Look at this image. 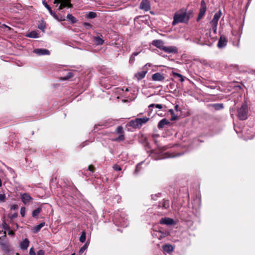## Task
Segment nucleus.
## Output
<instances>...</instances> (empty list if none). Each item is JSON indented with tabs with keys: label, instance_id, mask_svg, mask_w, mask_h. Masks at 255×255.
<instances>
[{
	"label": "nucleus",
	"instance_id": "63",
	"mask_svg": "<svg viewBox=\"0 0 255 255\" xmlns=\"http://www.w3.org/2000/svg\"><path fill=\"white\" fill-rule=\"evenodd\" d=\"M58 0H54V3H56Z\"/></svg>",
	"mask_w": 255,
	"mask_h": 255
},
{
	"label": "nucleus",
	"instance_id": "39",
	"mask_svg": "<svg viewBox=\"0 0 255 255\" xmlns=\"http://www.w3.org/2000/svg\"><path fill=\"white\" fill-rule=\"evenodd\" d=\"M113 168L116 171H120L121 170V167L118 165H115L114 166H113Z\"/></svg>",
	"mask_w": 255,
	"mask_h": 255
},
{
	"label": "nucleus",
	"instance_id": "9",
	"mask_svg": "<svg viewBox=\"0 0 255 255\" xmlns=\"http://www.w3.org/2000/svg\"><path fill=\"white\" fill-rule=\"evenodd\" d=\"M228 40L225 36L222 35L220 36V39L218 42V47L219 48H223L227 45Z\"/></svg>",
	"mask_w": 255,
	"mask_h": 255
},
{
	"label": "nucleus",
	"instance_id": "47",
	"mask_svg": "<svg viewBox=\"0 0 255 255\" xmlns=\"http://www.w3.org/2000/svg\"><path fill=\"white\" fill-rule=\"evenodd\" d=\"M155 107L158 108L159 109H161L163 107L162 105L161 104H155Z\"/></svg>",
	"mask_w": 255,
	"mask_h": 255
},
{
	"label": "nucleus",
	"instance_id": "59",
	"mask_svg": "<svg viewBox=\"0 0 255 255\" xmlns=\"http://www.w3.org/2000/svg\"><path fill=\"white\" fill-rule=\"evenodd\" d=\"M4 233L5 235L3 236H2V237H0V240H1L2 239V238H5L6 237V236H5L6 233L4 232Z\"/></svg>",
	"mask_w": 255,
	"mask_h": 255
},
{
	"label": "nucleus",
	"instance_id": "50",
	"mask_svg": "<svg viewBox=\"0 0 255 255\" xmlns=\"http://www.w3.org/2000/svg\"><path fill=\"white\" fill-rule=\"evenodd\" d=\"M65 19V17L64 16H62L60 17V18L58 17V19L57 20L59 21H64Z\"/></svg>",
	"mask_w": 255,
	"mask_h": 255
},
{
	"label": "nucleus",
	"instance_id": "5",
	"mask_svg": "<svg viewBox=\"0 0 255 255\" xmlns=\"http://www.w3.org/2000/svg\"><path fill=\"white\" fill-rule=\"evenodd\" d=\"M60 3L58 10H60L62 9L65 7H72V5L71 3L70 0H58L57 2L55 4Z\"/></svg>",
	"mask_w": 255,
	"mask_h": 255
},
{
	"label": "nucleus",
	"instance_id": "44",
	"mask_svg": "<svg viewBox=\"0 0 255 255\" xmlns=\"http://www.w3.org/2000/svg\"><path fill=\"white\" fill-rule=\"evenodd\" d=\"M139 164H138L136 165L135 171H134V174H137L138 172L139 171Z\"/></svg>",
	"mask_w": 255,
	"mask_h": 255
},
{
	"label": "nucleus",
	"instance_id": "23",
	"mask_svg": "<svg viewBox=\"0 0 255 255\" xmlns=\"http://www.w3.org/2000/svg\"><path fill=\"white\" fill-rule=\"evenodd\" d=\"M1 247V249L5 252H8L9 251V248L8 245L5 243L1 242L0 243Z\"/></svg>",
	"mask_w": 255,
	"mask_h": 255
},
{
	"label": "nucleus",
	"instance_id": "42",
	"mask_svg": "<svg viewBox=\"0 0 255 255\" xmlns=\"http://www.w3.org/2000/svg\"><path fill=\"white\" fill-rule=\"evenodd\" d=\"M45 253L43 250H39L37 253V255H44Z\"/></svg>",
	"mask_w": 255,
	"mask_h": 255
},
{
	"label": "nucleus",
	"instance_id": "4",
	"mask_svg": "<svg viewBox=\"0 0 255 255\" xmlns=\"http://www.w3.org/2000/svg\"><path fill=\"white\" fill-rule=\"evenodd\" d=\"M206 10L207 6L205 1L204 0H202L200 3L199 12L198 15V17L197 18V21H199L201 19H202L203 17L206 13Z\"/></svg>",
	"mask_w": 255,
	"mask_h": 255
},
{
	"label": "nucleus",
	"instance_id": "12",
	"mask_svg": "<svg viewBox=\"0 0 255 255\" xmlns=\"http://www.w3.org/2000/svg\"><path fill=\"white\" fill-rule=\"evenodd\" d=\"M127 125L134 128H141L137 118L135 119V120H131L128 123Z\"/></svg>",
	"mask_w": 255,
	"mask_h": 255
},
{
	"label": "nucleus",
	"instance_id": "56",
	"mask_svg": "<svg viewBox=\"0 0 255 255\" xmlns=\"http://www.w3.org/2000/svg\"><path fill=\"white\" fill-rule=\"evenodd\" d=\"M154 107H155V104H151L149 105L148 108H150Z\"/></svg>",
	"mask_w": 255,
	"mask_h": 255
},
{
	"label": "nucleus",
	"instance_id": "64",
	"mask_svg": "<svg viewBox=\"0 0 255 255\" xmlns=\"http://www.w3.org/2000/svg\"><path fill=\"white\" fill-rule=\"evenodd\" d=\"M126 91H128V88H127V89H126Z\"/></svg>",
	"mask_w": 255,
	"mask_h": 255
},
{
	"label": "nucleus",
	"instance_id": "62",
	"mask_svg": "<svg viewBox=\"0 0 255 255\" xmlns=\"http://www.w3.org/2000/svg\"><path fill=\"white\" fill-rule=\"evenodd\" d=\"M1 185H2V182H1V179H0V187H1Z\"/></svg>",
	"mask_w": 255,
	"mask_h": 255
},
{
	"label": "nucleus",
	"instance_id": "38",
	"mask_svg": "<svg viewBox=\"0 0 255 255\" xmlns=\"http://www.w3.org/2000/svg\"><path fill=\"white\" fill-rule=\"evenodd\" d=\"M5 200V196L4 194H0V201L4 202Z\"/></svg>",
	"mask_w": 255,
	"mask_h": 255
},
{
	"label": "nucleus",
	"instance_id": "41",
	"mask_svg": "<svg viewBox=\"0 0 255 255\" xmlns=\"http://www.w3.org/2000/svg\"><path fill=\"white\" fill-rule=\"evenodd\" d=\"M29 255H35L33 248H31L29 250Z\"/></svg>",
	"mask_w": 255,
	"mask_h": 255
},
{
	"label": "nucleus",
	"instance_id": "30",
	"mask_svg": "<svg viewBox=\"0 0 255 255\" xmlns=\"http://www.w3.org/2000/svg\"><path fill=\"white\" fill-rule=\"evenodd\" d=\"M115 132L117 133V134H124V130H123V128L122 127V126H119L115 130Z\"/></svg>",
	"mask_w": 255,
	"mask_h": 255
},
{
	"label": "nucleus",
	"instance_id": "19",
	"mask_svg": "<svg viewBox=\"0 0 255 255\" xmlns=\"http://www.w3.org/2000/svg\"><path fill=\"white\" fill-rule=\"evenodd\" d=\"M45 225V222H42L39 225L35 226L33 229V231L34 233H38L40 229Z\"/></svg>",
	"mask_w": 255,
	"mask_h": 255
},
{
	"label": "nucleus",
	"instance_id": "49",
	"mask_svg": "<svg viewBox=\"0 0 255 255\" xmlns=\"http://www.w3.org/2000/svg\"><path fill=\"white\" fill-rule=\"evenodd\" d=\"M83 25L86 27H91V25L89 23L84 22Z\"/></svg>",
	"mask_w": 255,
	"mask_h": 255
},
{
	"label": "nucleus",
	"instance_id": "53",
	"mask_svg": "<svg viewBox=\"0 0 255 255\" xmlns=\"http://www.w3.org/2000/svg\"><path fill=\"white\" fill-rule=\"evenodd\" d=\"M139 53H140L139 52H134L132 53V54L131 55H133V56L135 57V56L138 55Z\"/></svg>",
	"mask_w": 255,
	"mask_h": 255
},
{
	"label": "nucleus",
	"instance_id": "3",
	"mask_svg": "<svg viewBox=\"0 0 255 255\" xmlns=\"http://www.w3.org/2000/svg\"><path fill=\"white\" fill-rule=\"evenodd\" d=\"M248 113L249 108L248 105L245 103L238 109L237 117L240 120H245L248 118Z\"/></svg>",
	"mask_w": 255,
	"mask_h": 255
},
{
	"label": "nucleus",
	"instance_id": "27",
	"mask_svg": "<svg viewBox=\"0 0 255 255\" xmlns=\"http://www.w3.org/2000/svg\"><path fill=\"white\" fill-rule=\"evenodd\" d=\"M156 236L158 237L159 239L165 238L168 235V233L167 232H163L162 231L156 232Z\"/></svg>",
	"mask_w": 255,
	"mask_h": 255
},
{
	"label": "nucleus",
	"instance_id": "17",
	"mask_svg": "<svg viewBox=\"0 0 255 255\" xmlns=\"http://www.w3.org/2000/svg\"><path fill=\"white\" fill-rule=\"evenodd\" d=\"M152 79L154 81H162L164 79V77L160 73H155L152 76Z\"/></svg>",
	"mask_w": 255,
	"mask_h": 255
},
{
	"label": "nucleus",
	"instance_id": "58",
	"mask_svg": "<svg viewBox=\"0 0 255 255\" xmlns=\"http://www.w3.org/2000/svg\"><path fill=\"white\" fill-rule=\"evenodd\" d=\"M4 229L9 230H10V228L8 226H6V227H4Z\"/></svg>",
	"mask_w": 255,
	"mask_h": 255
},
{
	"label": "nucleus",
	"instance_id": "16",
	"mask_svg": "<svg viewBox=\"0 0 255 255\" xmlns=\"http://www.w3.org/2000/svg\"><path fill=\"white\" fill-rule=\"evenodd\" d=\"M170 123L166 119H162L158 124V128L162 129L170 125Z\"/></svg>",
	"mask_w": 255,
	"mask_h": 255
},
{
	"label": "nucleus",
	"instance_id": "21",
	"mask_svg": "<svg viewBox=\"0 0 255 255\" xmlns=\"http://www.w3.org/2000/svg\"><path fill=\"white\" fill-rule=\"evenodd\" d=\"M41 208H38L36 209L33 210L32 213V216L33 218H37L40 213L41 212Z\"/></svg>",
	"mask_w": 255,
	"mask_h": 255
},
{
	"label": "nucleus",
	"instance_id": "35",
	"mask_svg": "<svg viewBox=\"0 0 255 255\" xmlns=\"http://www.w3.org/2000/svg\"><path fill=\"white\" fill-rule=\"evenodd\" d=\"M87 248V246L86 244H85L82 248H80V249L79 250V253L82 254Z\"/></svg>",
	"mask_w": 255,
	"mask_h": 255
},
{
	"label": "nucleus",
	"instance_id": "48",
	"mask_svg": "<svg viewBox=\"0 0 255 255\" xmlns=\"http://www.w3.org/2000/svg\"><path fill=\"white\" fill-rule=\"evenodd\" d=\"M17 216H18V214L17 213H15L11 215L10 218L12 219H14V218H16L17 217Z\"/></svg>",
	"mask_w": 255,
	"mask_h": 255
},
{
	"label": "nucleus",
	"instance_id": "51",
	"mask_svg": "<svg viewBox=\"0 0 255 255\" xmlns=\"http://www.w3.org/2000/svg\"><path fill=\"white\" fill-rule=\"evenodd\" d=\"M8 234L10 235H13L14 234V232L11 230H8Z\"/></svg>",
	"mask_w": 255,
	"mask_h": 255
},
{
	"label": "nucleus",
	"instance_id": "25",
	"mask_svg": "<svg viewBox=\"0 0 255 255\" xmlns=\"http://www.w3.org/2000/svg\"><path fill=\"white\" fill-rule=\"evenodd\" d=\"M94 39L95 43L97 45H102L104 43V40L99 36L95 37Z\"/></svg>",
	"mask_w": 255,
	"mask_h": 255
},
{
	"label": "nucleus",
	"instance_id": "45",
	"mask_svg": "<svg viewBox=\"0 0 255 255\" xmlns=\"http://www.w3.org/2000/svg\"><path fill=\"white\" fill-rule=\"evenodd\" d=\"M88 169L91 172H93L94 171V167L93 165H90L88 167Z\"/></svg>",
	"mask_w": 255,
	"mask_h": 255
},
{
	"label": "nucleus",
	"instance_id": "26",
	"mask_svg": "<svg viewBox=\"0 0 255 255\" xmlns=\"http://www.w3.org/2000/svg\"><path fill=\"white\" fill-rule=\"evenodd\" d=\"M67 18L69 21H71L72 23H75L77 21L76 18L71 14H68L67 15Z\"/></svg>",
	"mask_w": 255,
	"mask_h": 255
},
{
	"label": "nucleus",
	"instance_id": "22",
	"mask_svg": "<svg viewBox=\"0 0 255 255\" xmlns=\"http://www.w3.org/2000/svg\"><path fill=\"white\" fill-rule=\"evenodd\" d=\"M137 120L140 127H141L143 124L146 123L149 121V118L147 117H143L142 118H137Z\"/></svg>",
	"mask_w": 255,
	"mask_h": 255
},
{
	"label": "nucleus",
	"instance_id": "15",
	"mask_svg": "<svg viewBox=\"0 0 255 255\" xmlns=\"http://www.w3.org/2000/svg\"><path fill=\"white\" fill-rule=\"evenodd\" d=\"M160 223L162 225H171L174 224V221L171 218H163L161 219Z\"/></svg>",
	"mask_w": 255,
	"mask_h": 255
},
{
	"label": "nucleus",
	"instance_id": "18",
	"mask_svg": "<svg viewBox=\"0 0 255 255\" xmlns=\"http://www.w3.org/2000/svg\"><path fill=\"white\" fill-rule=\"evenodd\" d=\"M29 241L27 239H25L19 243V247L22 250H25L29 246Z\"/></svg>",
	"mask_w": 255,
	"mask_h": 255
},
{
	"label": "nucleus",
	"instance_id": "31",
	"mask_svg": "<svg viewBox=\"0 0 255 255\" xmlns=\"http://www.w3.org/2000/svg\"><path fill=\"white\" fill-rule=\"evenodd\" d=\"M125 135L124 134H120L118 137L114 139L113 140L116 141H122L125 140Z\"/></svg>",
	"mask_w": 255,
	"mask_h": 255
},
{
	"label": "nucleus",
	"instance_id": "36",
	"mask_svg": "<svg viewBox=\"0 0 255 255\" xmlns=\"http://www.w3.org/2000/svg\"><path fill=\"white\" fill-rule=\"evenodd\" d=\"M72 76H73V74L70 72H68L67 75L66 77H63L62 78V80H65L69 79V78H71Z\"/></svg>",
	"mask_w": 255,
	"mask_h": 255
},
{
	"label": "nucleus",
	"instance_id": "2",
	"mask_svg": "<svg viewBox=\"0 0 255 255\" xmlns=\"http://www.w3.org/2000/svg\"><path fill=\"white\" fill-rule=\"evenodd\" d=\"M221 14L222 13L221 10H220L219 11H217L215 13L213 18L210 22V28L208 29V30L210 36H211L212 32H213L214 34H216L217 33V25L219 20L221 17Z\"/></svg>",
	"mask_w": 255,
	"mask_h": 255
},
{
	"label": "nucleus",
	"instance_id": "10",
	"mask_svg": "<svg viewBox=\"0 0 255 255\" xmlns=\"http://www.w3.org/2000/svg\"><path fill=\"white\" fill-rule=\"evenodd\" d=\"M163 51L167 53H176L178 52V49L175 46H165L163 48Z\"/></svg>",
	"mask_w": 255,
	"mask_h": 255
},
{
	"label": "nucleus",
	"instance_id": "55",
	"mask_svg": "<svg viewBox=\"0 0 255 255\" xmlns=\"http://www.w3.org/2000/svg\"><path fill=\"white\" fill-rule=\"evenodd\" d=\"M176 119H177L176 116H172V118H171V121H174V120H176Z\"/></svg>",
	"mask_w": 255,
	"mask_h": 255
},
{
	"label": "nucleus",
	"instance_id": "24",
	"mask_svg": "<svg viewBox=\"0 0 255 255\" xmlns=\"http://www.w3.org/2000/svg\"><path fill=\"white\" fill-rule=\"evenodd\" d=\"M26 36L30 38H35L38 37V34L34 31H32L26 34Z\"/></svg>",
	"mask_w": 255,
	"mask_h": 255
},
{
	"label": "nucleus",
	"instance_id": "1",
	"mask_svg": "<svg viewBox=\"0 0 255 255\" xmlns=\"http://www.w3.org/2000/svg\"><path fill=\"white\" fill-rule=\"evenodd\" d=\"M190 17L186 11L179 10L176 12L173 17L172 25H175L179 23H186L189 20Z\"/></svg>",
	"mask_w": 255,
	"mask_h": 255
},
{
	"label": "nucleus",
	"instance_id": "46",
	"mask_svg": "<svg viewBox=\"0 0 255 255\" xmlns=\"http://www.w3.org/2000/svg\"><path fill=\"white\" fill-rule=\"evenodd\" d=\"M173 75L174 77H177L180 78V77H181L182 75L179 73H178L173 72Z\"/></svg>",
	"mask_w": 255,
	"mask_h": 255
},
{
	"label": "nucleus",
	"instance_id": "33",
	"mask_svg": "<svg viewBox=\"0 0 255 255\" xmlns=\"http://www.w3.org/2000/svg\"><path fill=\"white\" fill-rule=\"evenodd\" d=\"M96 16H97V14L95 12L91 11V12H89L88 17L90 18H94L96 17Z\"/></svg>",
	"mask_w": 255,
	"mask_h": 255
},
{
	"label": "nucleus",
	"instance_id": "11",
	"mask_svg": "<svg viewBox=\"0 0 255 255\" xmlns=\"http://www.w3.org/2000/svg\"><path fill=\"white\" fill-rule=\"evenodd\" d=\"M33 52L38 55H49L50 53L48 50L44 48L35 49Z\"/></svg>",
	"mask_w": 255,
	"mask_h": 255
},
{
	"label": "nucleus",
	"instance_id": "37",
	"mask_svg": "<svg viewBox=\"0 0 255 255\" xmlns=\"http://www.w3.org/2000/svg\"><path fill=\"white\" fill-rule=\"evenodd\" d=\"M18 208V206L17 204H12L10 206V209L12 210H16Z\"/></svg>",
	"mask_w": 255,
	"mask_h": 255
},
{
	"label": "nucleus",
	"instance_id": "14",
	"mask_svg": "<svg viewBox=\"0 0 255 255\" xmlns=\"http://www.w3.org/2000/svg\"><path fill=\"white\" fill-rule=\"evenodd\" d=\"M152 44L153 46L162 50H163L164 47V42L162 40H154L152 41Z\"/></svg>",
	"mask_w": 255,
	"mask_h": 255
},
{
	"label": "nucleus",
	"instance_id": "29",
	"mask_svg": "<svg viewBox=\"0 0 255 255\" xmlns=\"http://www.w3.org/2000/svg\"><path fill=\"white\" fill-rule=\"evenodd\" d=\"M79 241L81 243H84L86 241V232L83 231L82 232L81 235L80 237Z\"/></svg>",
	"mask_w": 255,
	"mask_h": 255
},
{
	"label": "nucleus",
	"instance_id": "32",
	"mask_svg": "<svg viewBox=\"0 0 255 255\" xmlns=\"http://www.w3.org/2000/svg\"><path fill=\"white\" fill-rule=\"evenodd\" d=\"M169 206L170 203L169 200H164L161 206L165 209H167L169 207Z\"/></svg>",
	"mask_w": 255,
	"mask_h": 255
},
{
	"label": "nucleus",
	"instance_id": "52",
	"mask_svg": "<svg viewBox=\"0 0 255 255\" xmlns=\"http://www.w3.org/2000/svg\"><path fill=\"white\" fill-rule=\"evenodd\" d=\"M179 78L180 82H183L184 81V77L182 75H181V77H180Z\"/></svg>",
	"mask_w": 255,
	"mask_h": 255
},
{
	"label": "nucleus",
	"instance_id": "43",
	"mask_svg": "<svg viewBox=\"0 0 255 255\" xmlns=\"http://www.w3.org/2000/svg\"><path fill=\"white\" fill-rule=\"evenodd\" d=\"M38 28L42 31H44V30L45 29V26L42 24H41L38 26Z\"/></svg>",
	"mask_w": 255,
	"mask_h": 255
},
{
	"label": "nucleus",
	"instance_id": "61",
	"mask_svg": "<svg viewBox=\"0 0 255 255\" xmlns=\"http://www.w3.org/2000/svg\"><path fill=\"white\" fill-rule=\"evenodd\" d=\"M178 105L175 106V110H178Z\"/></svg>",
	"mask_w": 255,
	"mask_h": 255
},
{
	"label": "nucleus",
	"instance_id": "13",
	"mask_svg": "<svg viewBox=\"0 0 255 255\" xmlns=\"http://www.w3.org/2000/svg\"><path fill=\"white\" fill-rule=\"evenodd\" d=\"M42 3L44 5V6L47 9V10L49 11L50 14L56 19H58V16L54 12L52 11L51 7L47 3V2L45 1V0H44L42 1Z\"/></svg>",
	"mask_w": 255,
	"mask_h": 255
},
{
	"label": "nucleus",
	"instance_id": "6",
	"mask_svg": "<svg viewBox=\"0 0 255 255\" xmlns=\"http://www.w3.org/2000/svg\"><path fill=\"white\" fill-rule=\"evenodd\" d=\"M21 200L24 205H28L33 200V198L28 193H24L21 195Z\"/></svg>",
	"mask_w": 255,
	"mask_h": 255
},
{
	"label": "nucleus",
	"instance_id": "7",
	"mask_svg": "<svg viewBox=\"0 0 255 255\" xmlns=\"http://www.w3.org/2000/svg\"><path fill=\"white\" fill-rule=\"evenodd\" d=\"M148 69L146 68V66L143 68L142 67V70L139 72H138L136 74H134V77L137 80H140L142 79L145 76L146 74L148 72Z\"/></svg>",
	"mask_w": 255,
	"mask_h": 255
},
{
	"label": "nucleus",
	"instance_id": "60",
	"mask_svg": "<svg viewBox=\"0 0 255 255\" xmlns=\"http://www.w3.org/2000/svg\"><path fill=\"white\" fill-rule=\"evenodd\" d=\"M3 26H4V27H6V28H7L8 29H10V27H8V26H6V25H5V24H3Z\"/></svg>",
	"mask_w": 255,
	"mask_h": 255
},
{
	"label": "nucleus",
	"instance_id": "20",
	"mask_svg": "<svg viewBox=\"0 0 255 255\" xmlns=\"http://www.w3.org/2000/svg\"><path fill=\"white\" fill-rule=\"evenodd\" d=\"M163 250L168 253H169L173 251V248L171 245H165L163 247Z\"/></svg>",
	"mask_w": 255,
	"mask_h": 255
},
{
	"label": "nucleus",
	"instance_id": "8",
	"mask_svg": "<svg viewBox=\"0 0 255 255\" xmlns=\"http://www.w3.org/2000/svg\"><path fill=\"white\" fill-rule=\"evenodd\" d=\"M139 8L145 11H147L150 9V5L148 0H142L140 3Z\"/></svg>",
	"mask_w": 255,
	"mask_h": 255
},
{
	"label": "nucleus",
	"instance_id": "57",
	"mask_svg": "<svg viewBox=\"0 0 255 255\" xmlns=\"http://www.w3.org/2000/svg\"><path fill=\"white\" fill-rule=\"evenodd\" d=\"M169 112L171 113V114L173 115L174 114V111L172 109H170L169 110Z\"/></svg>",
	"mask_w": 255,
	"mask_h": 255
},
{
	"label": "nucleus",
	"instance_id": "28",
	"mask_svg": "<svg viewBox=\"0 0 255 255\" xmlns=\"http://www.w3.org/2000/svg\"><path fill=\"white\" fill-rule=\"evenodd\" d=\"M212 106L216 110H220L224 108V105L223 104H214L212 105Z\"/></svg>",
	"mask_w": 255,
	"mask_h": 255
},
{
	"label": "nucleus",
	"instance_id": "54",
	"mask_svg": "<svg viewBox=\"0 0 255 255\" xmlns=\"http://www.w3.org/2000/svg\"><path fill=\"white\" fill-rule=\"evenodd\" d=\"M151 66V64L150 63H147L143 67V68H144L146 66V68H147V66L150 67Z\"/></svg>",
	"mask_w": 255,
	"mask_h": 255
},
{
	"label": "nucleus",
	"instance_id": "40",
	"mask_svg": "<svg viewBox=\"0 0 255 255\" xmlns=\"http://www.w3.org/2000/svg\"><path fill=\"white\" fill-rule=\"evenodd\" d=\"M134 61H135V57L133 56V55H131L130 57L129 58V62L130 64H132V63H133Z\"/></svg>",
	"mask_w": 255,
	"mask_h": 255
},
{
	"label": "nucleus",
	"instance_id": "34",
	"mask_svg": "<svg viewBox=\"0 0 255 255\" xmlns=\"http://www.w3.org/2000/svg\"><path fill=\"white\" fill-rule=\"evenodd\" d=\"M25 208L24 207H22L20 208V215L22 217H24L25 216Z\"/></svg>",
	"mask_w": 255,
	"mask_h": 255
}]
</instances>
